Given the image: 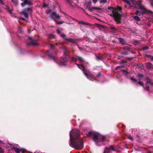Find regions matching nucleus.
<instances>
[{"mask_svg":"<svg viewBox=\"0 0 153 153\" xmlns=\"http://www.w3.org/2000/svg\"><path fill=\"white\" fill-rule=\"evenodd\" d=\"M69 141L70 146L75 149L81 150L83 148L84 142L78 129H74L70 132Z\"/></svg>","mask_w":153,"mask_h":153,"instance_id":"nucleus-1","label":"nucleus"},{"mask_svg":"<svg viewBox=\"0 0 153 153\" xmlns=\"http://www.w3.org/2000/svg\"><path fill=\"white\" fill-rule=\"evenodd\" d=\"M62 49L64 50V55L65 56V57H61L59 61L56 60L55 57L53 56H52L51 54L48 53V51L46 53L51 60H53L55 62L60 66H64L66 65V63L68 61L67 58L69 54V51L66 47H63L62 48Z\"/></svg>","mask_w":153,"mask_h":153,"instance_id":"nucleus-2","label":"nucleus"},{"mask_svg":"<svg viewBox=\"0 0 153 153\" xmlns=\"http://www.w3.org/2000/svg\"><path fill=\"white\" fill-rule=\"evenodd\" d=\"M87 136L91 137L97 146L104 145L105 137L101 134L95 131H89Z\"/></svg>","mask_w":153,"mask_h":153,"instance_id":"nucleus-3","label":"nucleus"},{"mask_svg":"<svg viewBox=\"0 0 153 153\" xmlns=\"http://www.w3.org/2000/svg\"><path fill=\"white\" fill-rule=\"evenodd\" d=\"M77 67L80 69L82 70L84 74L86 76L87 78L92 81H98V79L100 78L102 76V74L100 72H98L97 76H95L93 74L90 75V72L86 68L85 66L82 64L79 65V64H76Z\"/></svg>","mask_w":153,"mask_h":153,"instance_id":"nucleus-4","label":"nucleus"},{"mask_svg":"<svg viewBox=\"0 0 153 153\" xmlns=\"http://www.w3.org/2000/svg\"><path fill=\"white\" fill-rule=\"evenodd\" d=\"M108 9L112 10V13L110 15L114 17L115 20L118 23H120L121 17V8L119 7H118L117 8L114 9L112 7H110L108 8Z\"/></svg>","mask_w":153,"mask_h":153,"instance_id":"nucleus-5","label":"nucleus"},{"mask_svg":"<svg viewBox=\"0 0 153 153\" xmlns=\"http://www.w3.org/2000/svg\"><path fill=\"white\" fill-rule=\"evenodd\" d=\"M60 16L55 12H52L51 15L50 16V17L55 21H56L57 19H60Z\"/></svg>","mask_w":153,"mask_h":153,"instance_id":"nucleus-6","label":"nucleus"},{"mask_svg":"<svg viewBox=\"0 0 153 153\" xmlns=\"http://www.w3.org/2000/svg\"><path fill=\"white\" fill-rule=\"evenodd\" d=\"M21 0L23 1V2L21 4V5L22 7H24L26 5L30 6L33 5L32 2L30 0Z\"/></svg>","mask_w":153,"mask_h":153,"instance_id":"nucleus-7","label":"nucleus"},{"mask_svg":"<svg viewBox=\"0 0 153 153\" xmlns=\"http://www.w3.org/2000/svg\"><path fill=\"white\" fill-rule=\"evenodd\" d=\"M28 39L30 41L27 43L28 45H38L36 40L33 39L32 37L30 36L28 37Z\"/></svg>","mask_w":153,"mask_h":153,"instance_id":"nucleus-8","label":"nucleus"},{"mask_svg":"<svg viewBox=\"0 0 153 153\" xmlns=\"http://www.w3.org/2000/svg\"><path fill=\"white\" fill-rule=\"evenodd\" d=\"M30 9L29 8H27L24 9L22 11V13L24 15L25 17L28 18V14L29 13Z\"/></svg>","mask_w":153,"mask_h":153,"instance_id":"nucleus-9","label":"nucleus"},{"mask_svg":"<svg viewBox=\"0 0 153 153\" xmlns=\"http://www.w3.org/2000/svg\"><path fill=\"white\" fill-rule=\"evenodd\" d=\"M94 10H96V12L99 13L101 12L102 11V9L96 7H91L90 9V11L91 12H93Z\"/></svg>","mask_w":153,"mask_h":153,"instance_id":"nucleus-10","label":"nucleus"},{"mask_svg":"<svg viewBox=\"0 0 153 153\" xmlns=\"http://www.w3.org/2000/svg\"><path fill=\"white\" fill-rule=\"evenodd\" d=\"M139 6L138 9L142 10L143 12L142 13H151V12L149 10H147L144 7L142 6L138 5Z\"/></svg>","mask_w":153,"mask_h":153,"instance_id":"nucleus-11","label":"nucleus"},{"mask_svg":"<svg viewBox=\"0 0 153 153\" xmlns=\"http://www.w3.org/2000/svg\"><path fill=\"white\" fill-rule=\"evenodd\" d=\"M17 146H13V147L14 149L15 152L16 153H20L21 151H22V149H19L17 147Z\"/></svg>","mask_w":153,"mask_h":153,"instance_id":"nucleus-12","label":"nucleus"},{"mask_svg":"<svg viewBox=\"0 0 153 153\" xmlns=\"http://www.w3.org/2000/svg\"><path fill=\"white\" fill-rule=\"evenodd\" d=\"M2 7L7 10L9 12V13L11 14L12 13V10H10V8L7 6V5H5L4 3V4H2Z\"/></svg>","mask_w":153,"mask_h":153,"instance_id":"nucleus-13","label":"nucleus"},{"mask_svg":"<svg viewBox=\"0 0 153 153\" xmlns=\"http://www.w3.org/2000/svg\"><path fill=\"white\" fill-rule=\"evenodd\" d=\"M125 3H126L127 4L131 5V3H133V0H122Z\"/></svg>","mask_w":153,"mask_h":153,"instance_id":"nucleus-14","label":"nucleus"},{"mask_svg":"<svg viewBox=\"0 0 153 153\" xmlns=\"http://www.w3.org/2000/svg\"><path fill=\"white\" fill-rule=\"evenodd\" d=\"M66 40L70 42H72L74 43H76L77 42L76 40L74 39H72V38L68 39L67 38Z\"/></svg>","mask_w":153,"mask_h":153,"instance_id":"nucleus-15","label":"nucleus"},{"mask_svg":"<svg viewBox=\"0 0 153 153\" xmlns=\"http://www.w3.org/2000/svg\"><path fill=\"white\" fill-rule=\"evenodd\" d=\"M111 31L114 34L117 33V30L114 27H112L111 28Z\"/></svg>","mask_w":153,"mask_h":153,"instance_id":"nucleus-16","label":"nucleus"},{"mask_svg":"<svg viewBox=\"0 0 153 153\" xmlns=\"http://www.w3.org/2000/svg\"><path fill=\"white\" fill-rule=\"evenodd\" d=\"M118 39L120 43L122 45H124L125 44V41L123 39L120 38Z\"/></svg>","mask_w":153,"mask_h":153,"instance_id":"nucleus-17","label":"nucleus"},{"mask_svg":"<svg viewBox=\"0 0 153 153\" xmlns=\"http://www.w3.org/2000/svg\"><path fill=\"white\" fill-rule=\"evenodd\" d=\"M152 64L150 63H148L146 64V66L148 69H150L152 67Z\"/></svg>","mask_w":153,"mask_h":153,"instance_id":"nucleus-18","label":"nucleus"},{"mask_svg":"<svg viewBox=\"0 0 153 153\" xmlns=\"http://www.w3.org/2000/svg\"><path fill=\"white\" fill-rule=\"evenodd\" d=\"M137 76L139 77V79L140 80L143 77V75L142 74H138L137 75Z\"/></svg>","mask_w":153,"mask_h":153,"instance_id":"nucleus-19","label":"nucleus"},{"mask_svg":"<svg viewBox=\"0 0 153 153\" xmlns=\"http://www.w3.org/2000/svg\"><path fill=\"white\" fill-rule=\"evenodd\" d=\"M96 57L97 59L98 60H102V59H104V57L101 56H96Z\"/></svg>","mask_w":153,"mask_h":153,"instance_id":"nucleus-20","label":"nucleus"},{"mask_svg":"<svg viewBox=\"0 0 153 153\" xmlns=\"http://www.w3.org/2000/svg\"><path fill=\"white\" fill-rule=\"evenodd\" d=\"M60 36L64 39L66 40L67 38L64 34L62 33L60 34Z\"/></svg>","mask_w":153,"mask_h":153,"instance_id":"nucleus-21","label":"nucleus"},{"mask_svg":"<svg viewBox=\"0 0 153 153\" xmlns=\"http://www.w3.org/2000/svg\"><path fill=\"white\" fill-rule=\"evenodd\" d=\"M79 22V24L80 25H87V23L86 22H84L82 21H80V22Z\"/></svg>","mask_w":153,"mask_h":153,"instance_id":"nucleus-22","label":"nucleus"},{"mask_svg":"<svg viewBox=\"0 0 153 153\" xmlns=\"http://www.w3.org/2000/svg\"><path fill=\"white\" fill-rule=\"evenodd\" d=\"M134 19L137 21H139L140 20V18L137 16H135L134 17Z\"/></svg>","mask_w":153,"mask_h":153,"instance_id":"nucleus-23","label":"nucleus"},{"mask_svg":"<svg viewBox=\"0 0 153 153\" xmlns=\"http://www.w3.org/2000/svg\"><path fill=\"white\" fill-rule=\"evenodd\" d=\"M12 2L15 5H16L18 4V0H11Z\"/></svg>","mask_w":153,"mask_h":153,"instance_id":"nucleus-24","label":"nucleus"},{"mask_svg":"<svg viewBox=\"0 0 153 153\" xmlns=\"http://www.w3.org/2000/svg\"><path fill=\"white\" fill-rule=\"evenodd\" d=\"M130 79L132 81V82H135L137 81V80L133 77H131L130 78Z\"/></svg>","mask_w":153,"mask_h":153,"instance_id":"nucleus-25","label":"nucleus"},{"mask_svg":"<svg viewBox=\"0 0 153 153\" xmlns=\"http://www.w3.org/2000/svg\"><path fill=\"white\" fill-rule=\"evenodd\" d=\"M137 83L140 86H143V83L142 82L140 81H139Z\"/></svg>","mask_w":153,"mask_h":153,"instance_id":"nucleus-26","label":"nucleus"},{"mask_svg":"<svg viewBox=\"0 0 153 153\" xmlns=\"http://www.w3.org/2000/svg\"><path fill=\"white\" fill-rule=\"evenodd\" d=\"M78 58L79 60L80 61V62H83V59L80 57H79V56H78Z\"/></svg>","mask_w":153,"mask_h":153,"instance_id":"nucleus-27","label":"nucleus"},{"mask_svg":"<svg viewBox=\"0 0 153 153\" xmlns=\"http://www.w3.org/2000/svg\"><path fill=\"white\" fill-rule=\"evenodd\" d=\"M19 31L21 33H23V31L22 30V28L20 27H19Z\"/></svg>","mask_w":153,"mask_h":153,"instance_id":"nucleus-28","label":"nucleus"},{"mask_svg":"<svg viewBox=\"0 0 153 153\" xmlns=\"http://www.w3.org/2000/svg\"><path fill=\"white\" fill-rule=\"evenodd\" d=\"M72 60L74 62L77 60V58L75 57H73L72 58Z\"/></svg>","mask_w":153,"mask_h":153,"instance_id":"nucleus-29","label":"nucleus"},{"mask_svg":"<svg viewBox=\"0 0 153 153\" xmlns=\"http://www.w3.org/2000/svg\"><path fill=\"white\" fill-rule=\"evenodd\" d=\"M146 79L147 80V83H151V80H150L149 79L148 77L146 78Z\"/></svg>","mask_w":153,"mask_h":153,"instance_id":"nucleus-30","label":"nucleus"},{"mask_svg":"<svg viewBox=\"0 0 153 153\" xmlns=\"http://www.w3.org/2000/svg\"><path fill=\"white\" fill-rule=\"evenodd\" d=\"M64 22L62 21H59V22H57V24H63Z\"/></svg>","mask_w":153,"mask_h":153,"instance_id":"nucleus-31","label":"nucleus"},{"mask_svg":"<svg viewBox=\"0 0 153 153\" xmlns=\"http://www.w3.org/2000/svg\"><path fill=\"white\" fill-rule=\"evenodd\" d=\"M110 149H111V150H112V151H114L115 150L114 147L113 146H110Z\"/></svg>","mask_w":153,"mask_h":153,"instance_id":"nucleus-32","label":"nucleus"},{"mask_svg":"<svg viewBox=\"0 0 153 153\" xmlns=\"http://www.w3.org/2000/svg\"><path fill=\"white\" fill-rule=\"evenodd\" d=\"M56 32L58 34H61V32L60 30H59L57 29L56 30Z\"/></svg>","mask_w":153,"mask_h":153,"instance_id":"nucleus-33","label":"nucleus"},{"mask_svg":"<svg viewBox=\"0 0 153 153\" xmlns=\"http://www.w3.org/2000/svg\"><path fill=\"white\" fill-rule=\"evenodd\" d=\"M149 87L148 86H146L145 87V88H144V89L146 90L147 91H149Z\"/></svg>","mask_w":153,"mask_h":153,"instance_id":"nucleus-34","label":"nucleus"},{"mask_svg":"<svg viewBox=\"0 0 153 153\" xmlns=\"http://www.w3.org/2000/svg\"><path fill=\"white\" fill-rule=\"evenodd\" d=\"M105 3V0H100V3Z\"/></svg>","mask_w":153,"mask_h":153,"instance_id":"nucleus-35","label":"nucleus"},{"mask_svg":"<svg viewBox=\"0 0 153 153\" xmlns=\"http://www.w3.org/2000/svg\"><path fill=\"white\" fill-rule=\"evenodd\" d=\"M141 13H141L140 12V11L137 10L136 11L135 14L136 15H138V14H139V13Z\"/></svg>","mask_w":153,"mask_h":153,"instance_id":"nucleus-36","label":"nucleus"},{"mask_svg":"<svg viewBox=\"0 0 153 153\" xmlns=\"http://www.w3.org/2000/svg\"><path fill=\"white\" fill-rule=\"evenodd\" d=\"M0 153H4V150L0 148Z\"/></svg>","mask_w":153,"mask_h":153,"instance_id":"nucleus-37","label":"nucleus"},{"mask_svg":"<svg viewBox=\"0 0 153 153\" xmlns=\"http://www.w3.org/2000/svg\"><path fill=\"white\" fill-rule=\"evenodd\" d=\"M50 47H51V48L52 49H54V46L53 45H50Z\"/></svg>","mask_w":153,"mask_h":153,"instance_id":"nucleus-38","label":"nucleus"},{"mask_svg":"<svg viewBox=\"0 0 153 153\" xmlns=\"http://www.w3.org/2000/svg\"><path fill=\"white\" fill-rule=\"evenodd\" d=\"M54 37V36H53V35H50L49 36V38L50 39H51L52 38H53Z\"/></svg>","mask_w":153,"mask_h":153,"instance_id":"nucleus-39","label":"nucleus"},{"mask_svg":"<svg viewBox=\"0 0 153 153\" xmlns=\"http://www.w3.org/2000/svg\"><path fill=\"white\" fill-rule=\"evenodd\" d=\"M47 5L46 4H44L42 6V7L44 8L46 7H47Z\"/></svg>","mask_w":153,"mask_h":153,"instance_id":"nucleus-40","label":"nucleus"},{"mask_svg":"<svg viewBox=\"0 0 153 153\" xmlns=\"http://www.w3.org/2000/svg\"><path fill=\"white\" fill-rule=\"evenodd\" d=\"M3 0H0V2L1 4H4Z\"/></svg>","mask_w":153,"mask_h":153,"instance_id":"nucleus-41","label":"nucleus"},{"mask_svg":"<svg viewBox=\"0 0 153 153\" xmlns=\"http://www.w3.org/2000/svg\"><path fill=\"white\" fill-rule=\"evenodd\" d=\"M93 2L95 4L96 3L97 0H92Z\"/></svg>","mask_w":153,"mask_h":153,"instance_id":"nucleus-42","label":"nucleus"},{"mask_svg":"<svg viewBox=\"0 0 153 153\" xmlns=\"http://www.w3.org/2000/svg\"><path fill=\"white\" fill-rule=\"evenodd\" d=\"M148 48H149V47H147V46H146V47H144L143 48V49H148Z\"/></svg>","mask_w":153,"mask_h":153,"instance_id":"nucleus-43","label":"nucleus"},{"mask_svg":"<svg viewBox=\"0 0 153 153\" xmlns=\"http://www.w3.org/2000/svg\"><path fill=\"white\" fill-rule=\"evenodd\" d=\"M51 11V10H49L48 11H46V13L47 14H48V13H50Z\"/></svg>","mask_w":153,"mask_h":153,"instance_id":"nucleus-44","label":"nucleus"},{"mask_svg":"<svg viewBox=\"0 0 153 153\" xmlns=\"http://www.w3.org/2000/svg\"><path fill=\"white\" fill-rule=\"evenodd\" d=\"M149 57H150L152 60H153V56H150Z\"/></svg>","mask_w":153,"mask_h":153,"instance_id":"nucleus-45","label":"nucleus"},{"mask_svg":"<svg viewBox=\"0 0 153 153\" xmlns=\"http://www.w3.org/2000/svg\"><path fill=\"white\" fill-rule=\"evenodd\" d=\"M128 138L130 140H132V138L131 136H128Z\"/></svg>","mask_w":153,"mask_h":153,"instance_id":"nucleus-46","label":"nucleus"},{"mask_svg":"<svg viewBox=\"0 0 153 153\" xmlns=\"http://www.w3.org/2000/svg\"><path fill=\"white\" fill-rule=\"evenodd\" d=\"M21 153H24V149H22V151H21Z\"/></svg>","mask_w":153,"mask_h":153,"instance_id":"nucleus-47","label":"nucleus"},{"mask_svg":"<svg viewBox=\"0 0 153 153\" xmlns=\"http://www.w3.org/2000/svg\"><path fill=\"white\" fill-rule=\"evenodd\" d=\"M150 2L151 4L153 5V0H150Z\"/></svg>","mask_w":153,"mask_h":153,"instance_id":"nucleus-48","label":"nucleus"},{"mask_svg":"<svg viewBox=\"0 0 153 153\" xmlns=\"http://www.w3.org/2000/svg\"><path fill=\"white\" fill-rule=\"evenodd\" d=\"M68 2L70 4H71V2L69 1V0H68Z\"/></svg>","mask_w":153,"mask_h":153,"instance_id":"nucleus-49","label":"nucleus"},{"mask_svg":"<svg viewBox=\"0 0 153 153\" xmlns=\"http://www.w3.org/2000/svg\"><path fill=\"white\" fill-rule=\"evenodd\" d=\"M105 149H106V151L107 150H109V149L107 147H106Z\"/></svg>","mask_w":153,"mask_h":153,"instance_id":"nucleus-50","label":"nucleus"},{"mask_svg":"<svg viewBox=\"0 0 153 153\" xmlns=\"http://www.w3.org/2000/svg\"><path fill=\"white\" fill-rule=\"evenodd\" d=\"M103 153H105V148L104 149V150Z\"/></svg>","mask_w":153,"mask_h":153,"instance_id":"nucleus-51","label":"nucleus"},{"mask_svg":"<svg viewBox=\"0 0 153 153\" xmlns=\"http://www.w3.org/2000/svg\"><path fill=\"white\" fill-rule=\"evenodd\" d=\"M123 53V54H124V55H126V54H127V53Z\"/></svg>","mask_w":153,"mask_h":153,"instance_id":"nucleus-52","label":"nucleus"},{"mask_svg":"<svg viewBox=\"0 0 153 153\" xmlns=\"http://www.w3.org/2000/svg\"><path fill=\"white\" fill-rule=\"evenodd\" d=\"M1 143H2L1 141L0 140V145H1Z\"/></svg>","mask_w":153,"mask_h":153,"instance_id":"nucleus-53","label":"nucleus"},{"mask_svg":"<svg viewBox=\"0 0 153 153\" xmlns=\"http://www.w3.org/2000/svg\"><path fill=\"white\" fill-rule=\"evenodd\" d=\"M28 32L29 33H30V30H28Z\"/></svg>","mask_w":153,"mask_h":153,"instance_id":"nucleus-54","label":"nucleus"},{"mask_svg":"<svg viewBox=\"0 0 153 153\" xmlns=\"http://www.w3.org/2000/svg\"><path fill=\"white\" fill-rule=\"evenodd\" d=\"M88 3H89V4H91V1H90L89 2H88Z\"/></svg>","mask_w":153,"mask_h":153,"instance_id":"nucleus-55","label":"nucleus"},{"mask_svg":"<svg viewBox=\"0 0 153 153\" xmlns=\"http://www.w3.org/2000/svg\"><path fill=\"white\" fill-rule=\"evenodd\" d=\"M152 153L151 152H148V153Z\"/></svg>","mask_w":153,"mask_h":153,"instance_id":"nucleus-56","label":"nucleus"},{"mask_svg":"<svg viewBox=\"0 0 153 153\" xmlns=\"http://www.w3.org/2000/svg\"><path fill=\"white\" fill-rule=\"evenodd\" d=\"M153 148V146L152 147Z\"/></svg>","mask_w":153,"mask_h":153,"instance_id":"nucleus-57","label":"nucleus"}]
</instances>
